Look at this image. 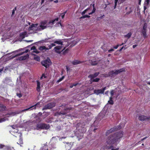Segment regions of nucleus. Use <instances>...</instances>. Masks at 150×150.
Instances as JSON below:
<instances>
[{
  "label": "nucleus",
  "mask_w": 150,
  "mask_h": 150,
  "mask_svg": "<svg viewBox=\"0 0 150 150\" xmlns=\"http://www.w3.org/2000/svg\"><path fill=\"white\" fill-rule=\"evenodd\" d=\"M123 134L122 132L121 131L116 132L114 134H110L107 139V145H106L105 148L111 149V150H118V148H116L115 147V146L116 145V143L119 139L122 137Z\"/></svg>",
  "instance_id": "f257e3e1"
},
{
  "label": "nucleus",
  "mask_w": 150,
  "mask_h": 150,
  "mask_svg": "<svg viewBox=\"0 0 150 150\" xmlns=\"http://www.w3.org/2000/svg\"><path fill=\"white\" fill-rule=\"evenodd\" d=\"M58 18H57L55 20H53L52 21H50L47 22L46 21L42 22L40 24L38 25V24H32L30 25L31 23L28 22V24L30 25V26L28 28V30H33L34 32H36L37 31H40L43 30L47 27H52L55 21H58Z\"/></svg>",
  "instance_id": "f03ea898"
},
{
  "label": "nucleus",
  "mask_w": 150,
  "mask_h": 150,
  "mask_svg": "<svg viewBox=\"0 0 150 150\" xmlns=\"http://www.w3.org/2000/svg\"><path fill=\"white\" fill-rule=\"evenodd\" d=\"M50 127L49 125L45 123H39L37 124L36 126V129L38 130L39 129H49Z\"/></svg>",
  "instance_id": "7ed1b4c3"
},
{
  "label": "nucleus",
  "mask_w": 150,
  "mask_h": 150,
  "mask_svg": "<svg viewBox=\"0 0 150 150\" xmlns=\"http://www.w3.org/2000/svg\"><path fill=\"white\" fill-rule=\"evenodd\" d=\"M41 64L45 67L47 68L51 64L50 60L49 59H47L46 60L42 61Z\"/></svg>",
  "instance_id": "20e7f679"
},
{
  "label": "nucleus",
  "mask_w": 150,
  "mask_h": 150,
  "mask_svg": "<svg viewBox=\"0 0 150 150\" xmlns=\"http://www.w3.org/2000/svg\"><path fill=\"white\" fill-rule=\"evenodd\" d=\"M121 128V127L120 126H115L113 128H111L110 129L108 130L106 133V135H107L117 130L120 129Z\"/></svg>",
  "instance_id": "39448f33"
},
{
  "label": "nucleus",
  "mask_w": 150,
  "mask_h": 150,
  "mask_svg": "<svg viewBox=\"0 0 150 150\" xmlns=\"http://www.w3.org/2000/svg\"><path fill=\"white\" fill-rule=\"evenodd\" d=\"M55 103H50L45 105L42 110L50 109L55 106Z\"/></svg>",
  "instance_id": "423d86ee"
},
{
  "label": "nucleus",
  "mask_w": 150,
  "mask_h": 150,
  "mask_svg": "<svg viewBox=\"0 0 150 150\" xmlns=\"http://www.w3.org/2000/svg\"><path fill=\"white\" fill-rule=\"evenodd\" d=\"M147 27V24L146 23H145L144 24V26L143 27V28L142 31V33L144 36V37L145 38L147 37L146 32V28Z\"/></svg>",
  "instance_id": "0eeeda50"
},
{
  "label": "nucleus",
  "mask_w": 150,
  "mask_h": 150,
  "mask_svg": "<svg viewBox=\"0 0 150 150\" xmlns=\"http://www.w3.org/2000/svg\"><path fill=\"white\" fill-rule=\"evenodd\" d=\"M62 48V46H57L54 48V50L56 52L59 54L65 49V47L63 49Z\"/></svg>",
  "instance_id": "6e6552de"
},
{
  "label": "nucleus",
  "mask_w": 150,
  "mask_h": 150,
  "mask_svg": "<svg viewBox=\"0 0 150 150\" xmlns=\"http://www.w3.org/2000/svg\"><path fill=\"white\" fill-rule=\"evenodd\" d=\"M138 119L141 121H148L150 120V116L147 117L144 115H139Z\"/></svg>",
  "instance_id": "1a4fd4ad"
},
{
  "label": "nucleus",
  "mask_w": 150,
  "mask_h": 150,
  "mask_svg": "<svg viewBox=\"0 0 150 150\" xmlns=\"http://www.w3.org/2000/svg\"><path fill=\"white\" fill-rule=\"evenodd\" d=\"M106 87H105L101 89L95 90L94 91V93L97 95L100 93H103L105 90L106 89Z\"/></svg>",
  "instance_id": "9d476101"
},
{
  "label": "nucleus",
  "mask_w": 150,
  "mask_h": 150,
  "mask_svg": "<svg viewBox=\"0 0 150 150\" xmlns=\"http://www.w3.org/2000/svg\"><path fill=\"white\" fill-rule=\"evenodd\" d=\"M150 0H145L144 4V12L145 13V10L149 6Z\"/></svg>",
  "instance_id": "9b49d317"
},
{
  "label": "nucleus",
  "mask_w": 150,
  "mask_h": 150,
  "mask_svg": "<svg viewBox=\"0 0 150 150\" xmlns=\"http://www.w3.org/2000/svg\"><path fill=\"white\" fill-rule=\"evenodd\" d=\"M63 40H64L63 39H58L56 40H54V43L62 45H63Z\"/></svg>",
  "instance_id": "f8f14e48"
},
{
  "label": "nucleus",
  "mask_w": 150,
  "mask_h": 150,
  "mask_svg": "<svg viewBox=\"0 0 150 150\" xmlns=\"http://www.w3.org/2000/svg\"><path fill=\"white\" fill-rule=\"evenodd\" d=\"M29 55L28 54L24 56H21L17 58V59L19 60H25L28 59L29 57Z\"/></svg>",
  "instance_id": "ddd939ff"
},
{
  "label": "nucleus",
  "mask_w": 150,
  "mask_h": 150,
  "mask_svg": "<svg viewBox=\"0 0 150 150\" xmlns=\"http://www.w3.org/2000/svg\"><path fill=\"white\" fill-rule=\"evenodd\" d=\"M89 62L92 65L94 66L97 65L98 63V61L96 60L95 59L89 60Z\"/></svg>",
  "instance_id": "4468645a"
},
{
  "label": "nucleus",
  "mask_w": 150,
  "mask_h": 150,
  "mask_svg": "<svg viewBox=\"0 0 150 150\" xmlns=\"http://www.w3.org/2000/svg\"><path fill=\"white\" fill-rule=\"evenodd\" d=\"M125 69L124 68H122L118 70H116L115 71H113L112 73L113 74H117L118 73L121 72L125 71Z\"/></svg>",
  "instance_id": "2eb2a0df"
},
{
  "label": "nucleus",
  "mask_w": 150,
  "mask_h": 150,
  "mask_svg": "<svg viewBox=\"0 0 150 150\" xmlns=\"http://www.w3.org/2000/svg\"><path fill=\"white\" fill-rule=\"evenodd\" d=\"M39 49L41 51L45 52L47 50V47H46L45 46H41L39 47Z\"/></svg>",
  "instance_id": "dca6fc26"
},
{
  "label": "nucleus",
  "mask_w": 150,
  "mask_h": 150,
  "mask_svg": "<svg viewBox=\"0 0 150 150\" xmlns=\"http://www.w3.org/2000/svg\"><path fill=\"white\" fill-rule=\"evenodd\" d=\"M83 62H84L78 60H75L72 62V63L74 65H76L82 64Z\"/></svg>",
  "instance_id": "f3484780"
},
{
  "label": "nucleus",
  "mask_w": 150,
  "mask_h": 150,
  "mask_svg": "<svg viewBox=\"0 0 150 150\" xmlns=\"http://www.w3.org/2000/svg\"><path fill=\"white\" fill-rule=\"evenodd\" d=\"M99 74V72L95 73L94 74H91L88 76L90 78L93 79L97 76Z\"/></svg>",
  "instance_id": "a211bd4d"
},
{
  "label": "nucleus",
  "mask_w": 150,
  "mask_h": 150,
  "mask_svg": "<svg viewBox=\"0 0 150 150\" xmlns=\"http://www.w3.org/2000/svg\"><path fill=\"white\" fill-rule=\"evenodd\" d=\"M38 104H36L35 105H33V106L30 108H27L26 109H25L23 110H22L21 111V112H24V111H28V110H33V109H35V106H36L38 105Z\"/></svg>",
  "instance_id": "6ab92c4d"
},
{
  "label": "nucleus",
  "mask_w": 150,
  "mask_h": 150,
  "mask_svg": "<svg viewBox=\"0 0 150 150\" xmlns=\"http://www.w3.org/2000/svg\"><path fill=\"white\" fill-rule=\"evenodd\" d=\"M27 36V33L26 32H25L22 33H21L20 34V37L22 39L24 38L25 37Z\"/></svg>",
  "instance_id": "aec40b11"
},
{
  "label": "nucleus",
  "mask_w": 150,
  "mask_h": 150,
  "mask_svg": "<svg viewBox=\"0 0 150 150\" xmlns=\"http://www.w3.org/2000/svg\"><path fill=\"white\" fill-rule=\"evenodd\" d=\"M69 110H70L68 108L65 109V110L64 112H60L59 113V115H61V114H62L63 115H65L66 114L67 112H68L69 111Z\"/></svg>",
  "instance_id": "412c9836"
},
{
  "label": "nucleus",
  "mask_w": 150,
  "mask_h": 150,
  "mask_svg": "<svg viewBox=\"0 0 150 150\" xmlns=\"http://www.w3.org/2000/svg\"><path fill=\"white\" fill-rule=\"evenodd\" d=\"M28 50H26L25 51H23L21 53H20L18 54H16V55L15 56H14V57H12V58H14L17 56L21 55L23 54H24L25 53H26L28 52Z\"/></svg>",
  "instance_id": "4be33fe9"
},
{
  "label": "nucleus",
  "mask_w": 150,
  "mask_h": 150,
  "mask_svg": "<svg viewBox=\"0 0 150 150\" xmlns=\"http://www.w3.org/2000/svg\"><path fill=\"white\" fill-rule=\"evenodd\" d=\"M31 50H33V52H35L36 53L38 54L39 53V52L38 51L37 49H36L35 47V46L32 47L31 48Z\"/></svg>",
  "instance_id": "5701e85b"
},
{
  "label": "nucleus",
  "mask_w": 150,
  "mask_h": 150,
  "mask_svg": "<svg viewBox=\"0 0 150 150\" xmlns=\"http://www.w3.org/2000/svg\"><path fill=\"white\" fill-rule=\"evenodd\" d=\"M40 83L38 81H37V90L38 91H40Z\"/></svg>",
  "instance_id": "b1692460"
},
{
  "label": "nucleus",
  "mask_w": 150,
  "mask_h": 150,
  "mask_svg": "<svg viewBox=\"0 0 150 150\" xmlns=\"http://www.w3.org/2000/svg\"><path fill=\"white\" fill-rule=\"evenodd\" d=\"M55 45L54 43H52L50 44V45H49L48 46V47H47L48 49H47V50H48L49 49H51L52 47L53 46H55Z\"/></svg>",
  "instance_id": "393cba45"
},
{
  "label": "nucleus",
  "mask_w": 150,
  "mask_h": 150,
  "mask_svg": "<svg viewBox=\"0 0 150 150\" xmlns=\"http://www.w3.org/2000/svg\"><path fill=\"white\" fill-rule=\"evenodd\" d=\"M40 150H48L47 147V146L44 145L40 148Z\"/></svg>",
  "instance_id": "a878e982"
},
{
  "label": "nucleus",
  "mask_w": 150,
  "mask_h": 150,
  "mask_svg": "<svg viewBox=\"0 0 150 150\" xmlns=\"http://www.w3.org/2000/svg\"><path fill=\"white\" fill-rule=\"evenodd\" d=\"M132 34L131 32L127 34L125 36V37H127L128 39L129 38Z\"/></svg>",
  "instance_id": "bb28decb"
},
{
  "label": "nucleus",
  "mask_w": 150,
  "mask_h": 150,
  "mask_svg": "<svg viewBox=\"0 0 150 150\" xmlns=\"http://www.w3.org/2000/svg\"><path fill=\"white\" fill-rule=\"evenodd\" d=\"M112 97H110V100L108 101V103L111 105H112L113 104V102L112 99Z\"/></svg>",
  "instance_id": "cd10ccee"
},
{
  "label": "nucleus",
  "mask_w": 150,
  "mask_h": 150,
  "mask_svg": "<svg viewBox=\"0 0 150 150\" xmlns=\"http://www.w3.org/2000/svg\"><path fill=\"white\" fill-rule=\"evenodd\" d=\"M50 39V38H48L45 39V40L40 41V42L41 43H43L44 42H47V40Z\"/></svg>",
  "instance_id": "c85d7f7f"
},
{
  "label": "nucleus",
  "mask_w": 150,
  "mask_h": 150,
  "mask_svg": "<svg viewBox=\"0 0 150 150\" xmlns=\"http://www.w3.org/2000/svg\"><path fill=\"white\" fill-rule=\"evenodd\" d=\"M89 17H90L88 15H86L83 16L82 17H81L80 18V19L83 18H89Z\"/></svg>",
  "instance_id": "c756f323"
},
{
  "label": "nucleus",
  "mask_w": 150,
  "mask_h": 150,
  "mask_svg": "<svg viewBox=\"0 0 150 150\" xmlns=\"http://www.w3.org/2000/svg\"><path fill=\"white\" fill-rule=\"evenodd\" d=\"M64 76H63L62 77L59 79L57 81V82L58 83L59 82L62 81L63 79H64Z\"/></svg>",
  "instance_id": "7c9ffc66"
},
{
  "label": "nucleus",
  "mask_w": 150,
  "mask_h": 150,
  "mask_svg": "<svg viewBox=\"0 0 150 150\" xmlns=\"http://www.w3.org/2000/svg\"><path fill=\"white\" fill-rule=\"evenodd\" d=\"M7 118L6 117H4L0 119V122H1L6 121Z\"/></svg>",
  "instance_id": "2f4dec72"
},
{
  "label": "nucleus",
  "mask_w": 150,
  "mask_h": 150,
  "mask_svg": "<svg viewBox=\"0 0 150 150\" xmlns=\"http://www.w3.org/2000/svg\"><path fill=\"white\" fill-rule=\"evenodd\" d=\"M67 11H66L64 13L61 14V17L62 18H63L65 14L67 13Z\"/></svg>",
  "instance_id": "473e14b6"
},
{
  "label": "nucleus",
  "mask_w": 150,
  "mask_h": 150,
  "mask_svg": "<svg viewBox=\"0 0 150 150\" xmlns=\"http://www.w3.org/2000/svg\"><path fill=\"white\" fill-rule=\"evenodd\" d=\"M100 80V79L98 78H96L95 79H94L93 80V82H98Z\"/></svg>",
  "instance_id": "72a5a7b5"
},
{
  "label": "nucleus",
  "mask_w": 150,
  "mask_h": 150,
  "mask_svg": "<svg viewBox=\"0 0 150 150\" xmlns=\"http://www.w3.org/2000/svg\"><path fill=\"white\" fill-rule=\"evenodd\" d=\"M126 45H125V46H123L120 50H119V51H121L123 49V48H124L125 49H126L127 47H126Z\"/></svg>",
  "instance_id": "f704fd0d"
},
{
  "label": "nucleus",
  "mask_w": 150,
  "mask_h": 150,
  "mask_svg": "<svg viewBox=\"0 0 150 150\" xmlns=\"http://www.w3.org/2000/svg\"><path fill=\"white\" fill-rule=\"evenodd\" d=\"M118 0H115V5L114 8V9L116 7V6L117 5V2H118Z\"/></svg>",
  "instance_id": "c9c22d12"
},
{
  "label": "nucleus",
  "mask_w": 150,
  "mask_h": 150,
  "mask_svg": "<svg viewBox=\"0 0 150 150\" xmlns=\"http://www.w3.org/2000/svg\"><path fill=\"white\" fill-rule=\"evenodd\" d=\"M87 9H86L84 11L81 13L82 15H84L86 13V12L87 11Z\"/></svg>",
  "instance_id": "e433bc0d"
},
{
  "label": "nucleus",
  "mask_w": 150,
  "mask_h": 150,
  "mask_svg": "<svg viewBox=\"0 0 150 150\" xmlns=\"http://www.w3.org/2000/svg\"><path fill=\"white\" fill-rule=\"evenodd\" d=\"M35 59L38 61H39L40 60V58L39 57H36L35 58Z\"/></svg>",
  "instance_id": "4c0bfd02"
},
{
  "label": "nucleus",
  "mask_w": 150,
  "mask_h": 150,
  "mask_svg": "<svg viewBox=\"0 0 150 150\" xmlns=\"http://www.w3.org/2000/svg\"><path fill=\"white\" fill-rule=\"evenodd\" d=\"M15 11H14V10H13L12 11V14H11V17H13V16H14V15Z\"/></svg>",
  "instance_id": "58836bf2"
},
{
  "label": "nucleus",
  "mask_w": 150,
  "mask_h": 150,
  "mask_svg": "<svg viewBox=\"0 0 150 150\" xmlns=\"http://www.w3.org/2000/svg\"><path fill=\"white\" fill-rule=\"evenodd\" d=\"M110 94L111 95V97H112V96L113 95H114V91L113 90H112L110 92Z\"/></svg>",
  "instance_id": "ea45409f"
},
{
  "label": "nucleus",
  "mask_w": 150,
  "mask_h": 150,
  "mask_svg": "<svg viewBox=\"0 0 150 150\" xmlns=\"http://www.w3.org/2000/svg\"><path fill=\"white\" fill-rule=\"evenodd\" d=\"M17 95L19 98H20L22 96V95L21 93H17Z\"/></svg>",
  "instance_id": "a19ab883"
},
{
  "label": "nucleus",
  "mask_w": 150,
  "mask_h": 150,
  "mask_svg": "<svg viewBox=\"0 0 150 150\" xmlns=\"http://www.w3.org/2000/svg\"><path fill=\"white\" fill-rule=\"evenodd\" d=\"M119 46V45H118L117 46H114L113 47V48L115 49H117V48Z\"/></svg>",
  "instance_id": "79ce46f5"
},
{
  "label": "nucleus",
  "mask_w": 150,
  "mask_h": 150,
  "mask_svg": "<svg viewBox=\"0 0 150 150\" xmlns=\"http://www.w3.org/2000/svg\"><path fill=\"white\" fill-rule=\"evenodd\" d=\"M114 50V49H111L110 50H108V52H111L113 51Z\"/></svg>",
  "instance_id": "37998d69"
},
{
  "label": "nucleus",
  "mask_w": 150,
  "mask_h": 150,
  "mask_svg": "<svg viewBox=\"0 0 150 150\" xmlns=\"http://www.w3.org/2000/svg\"><path fill=\"white\" fill-rule=\"evenodd\" d=\"M125 0H120L119 1V2H120V3H123Z\"/></svg>",
  "instance_id": "c03bdc74"
},
{
  "label": "nucleus",
  "mask_w": 150,
  "mask_h": 150,
  "mask_svg": "<svg viewBox=\"0 0 150 150\" xmlns=\"http://www.w3.org/2000/svg\"><path fill=\"white\" fill-rule=\"evenodd\" d=\"M15 114V112H12L11 113L10 115H14Z\"/></svg>",
  "instance_id": "a18cd8bd"
},
{
  "label": "nucleus",
  "mask_w": 150,
  "mask_h": 150,
  "mask_svg": "<svg viewBox=\"0 0 150 150\" xmlns=\"http://www.w3.org/2000/svg\"><path fill=\"white\" fill-rule=\"evenodd\" d=\"M43 76L44 77V78H45L46 77V76H45V75L44 74H43L42 75V76L40 78V79H42V78L43 77Z\"/></svg>",
  "instance_id": "49530a36"
},
{
  "label": "nucleus",
  "mask_w": 150,
  "mask_h": 150,
  "mask_svg": "<svg viewBox=\"0 0 150 150\" xmlns=\"http://www.w3.org/2000/svg\"><path fill=\"white\" fill-rule=\"evenodd\" d=\"M96 11V9L95 8H93V10L92 11V13H93Z\"/></svg>",
  "instance_id": "de8ad7c7"
},
{
  "label": "nucleus",
  "mask_w": 150,
  "mask_h": 150,
  "mask_svg": "<svg viewBox=\"0 0 150 150\" xmlns=\"http://www.w3.org/2000/svg\"><path fill=\"white\" fill-rule=\"evenodd\" d=\"M79 83H73V86H77Z\"/></svg>",
  "instance_id": "09e8293b"
},
{
  "label": "nucleus",
  "mask_w": 150,
  "mask_h": 150,
  "mask_svg": "<svg viewBox=\"0 0 150 150\" xmlns=\"http://www.w3.org/2000/svg\"><path fill=\"white\" fill-rule=\"evenodd\" d=\"M3 69H4V68H1V69H0V73H1L2 72V71H3Z\"/></svg>",
  "instance_id": "8fccbe9b"
},
{
  "label": "nucleus",
  "mask_w": 150,
  "mask_h": 150,
  "mask_svg": "<svg viewBox=\"0 0 150 150\" xmlns=\"http://www.w3.org/2000/svg\"><path fill=\"white\" fill-rule=\"evenodd\" d=\"M66 69L67 70V72H68V71H69V67L68 66H66Z\"/></svg>",
  "instance_id": "3c124183"
},
{
  "label": "nucleus",
  "mask_w": 150,
  "mask_h": 150,
  "mask_svg": "<svg viewBox=\"0 0 150 150\" xmlns=\"http://www.w3.org/2000/svg\"><path fill=\"white\" fill-rule=\"evenodd\" d=\"M4 146L2 145V144H0V148H2Z\"/></svg>",
  "instance_id": "603ef678"
},
{
  "label": "nucleus",
  "mask_w": 150,
  "mask_h": 150,
  "mask_svg": "<svg viewBox=\"0 0 150 150\" xmlns=\"http://www.w3.org/2000/svg\"><path fill=\"white\" fill-rule=\"evenodd\" d=\"M137 45H134L133 46V48H135L136 46H137Z\"/></svg>",
  "instance_id": "864d4df0"
},
{
  "label": "nucleus",
  "mask_w": 150,
  "mask_h": 150,
  "mask_svg": "<svg viewBox=\"0 0 150 150\" xmlns=\"http://www.w3.org/2000/svg\"><path fill=\"white\" fill-rule=\"evenodd\" d=\"M57 25H58V26H59V25L62 26L61 24V23H58Z\"/></svg>",
  "instance_id": "5fc2aeb1"
},
{
  "label": "nucleus",
  "mask_w": 150,
  "mask_h": 150,
  "mask_svg": "<svg viewBox=\"0 0 150 150\" xmlns=\"http://www.w3.org/2000/svg\"><path fill=\"white\" fill-rule=\"evenodd\" d=\"M73 86H74L73 85V84H72L70 86V88H73Z\"/></svg>",
  "instance_id": "6e6d98bb"
},
{
  "label": "nucleus",
  "mask_w": 150,
  "mask_h": 150,
  "mask_svg": "<svg viewBox=\"0 0 150 150\" xmlns=\"http://www.w3.org/2000/svg\"><path fill=\"white\" fill-rule=\"evenodd\" d=\"M146 138H147V137H146L144 138H143V139H142L141 140L143 141V140H144V139H146Z\"/></svg>",
  "instance_id": "4d7b16f0"
},
{
  "label": "nucleus",
  "mask_w": 150,
  "mask_h": 150,
  "mask_svg": "<svg viewBox=\"0 0 150 150\" xmlns=\"http://www.w3.org/2000/svg\"><path fill=\"white\" fill-rule=\"evenodd\" d=\"M91 52H90V51H89V52H88V55H90V54H91Z\"/></svg>",
  "instance_id": "13d9d810"
},
{
  "label": "nucleus",
  "mask_w": 150,
  "mask_h": 150,
  "mask_svg": "<svg viewBox=\"0 0 150 150\" xmlns=\"http://www.w3.org/2000/svg\"><path fill=\"white\" fill-rule=\"evenodd\" d=\"M139 4H140V3H141V0H139Z\"/></svg>",
  "instance_id": "bf43d9fd"
},
{
  "label": "nucleus",
  "mask_w": 150,
  "mask_h": 150,
  "mask_svg": "<svg viewBox=\"0 0 150 150\" xmlns=\"http://www.w3.org/2000/svg\"><path fill=\"white\" fill-rule=\"evenodd\" d=\"M44 2V0H42L41 4H42Z\"/></svg>",
  "instance_id": "052dcab7"
},
{
  "label": "nucleus",
  "mask_w": 150,
  "mask_h": 150,
  "mask_svg": "<svg viewBox=\"0 0 150 150\" xmlns=\"http://www.w3.org/2000/svg\"><path fill=\"white\" fill-rule=\"evenodd\" d=\"M58 0H56L55 1H54V2L55 3H57V2H58Z\"/></svg>",
  "instance_id": "680f3d73"
},
{
  "label": "nucleus",
  "mask_w": 150,
  "mask_h": 150,
  "mask_svg": "<svg viewBox=\"0 0 150 150\" xmlns=\"http://www.w3.org/2000/svg\"><path fill=\"white\" fill-rule=\"evenodd\" d=\"M13 10H14V11H16V7H15L14 8Z\"/></svg>",
  "instance_id": "e2e57ef3"
},
{
  "label": "nucleus",
  "mask_w": 150,
  "mask_h": 150,
  "mask_svg": "<svg viewBox=\"0 0 150 150\" xmlns=\"http://www.w3.org/2000/svg\"><path fill=\"white\" fill-rule=\"evenodd\" d=\"M2 32H3V31H2ZM2 31H0V34H1V35H3V34L2 33Z\"/></svg>",
  "instance_id": "0e129e2a"
},
{
  "label": "nucleus",
  "mask_w": 150,
  "mask_h": 150,
  "mask_svg": "<svg viewBox=\"0 0 150 150\" xmlns=\"http://www.w3.org/2000/svg\"><path fill=\"white\" fill-rule=\"evenodd\" d=\"M124 44V43H122V44H121L119 45V46H121L122 45H123Z\"/></svg>",
  "instance_id": "69168bd1"
},
{
  "label": "nucleus",
  "mask_w": 150,
  "mask_h": 150,
  "mask_svg": "<svg viewBox=\"0 0 150 150\" xmlns=\"http://www.w3.org/2000/svg\"><path fill=\"white\" fill-rule=\"evenodd\" d=\"M127 41V40H125L124 41V42H125V43H124V44Z\"/></svg>",
  "instance_id": "338daca9"
},
{
  "label": "nucleus",
  "mask_w": 150,
  "mask_h": 150,
  "mask_svg": "<svg viewBox=\"0 0 150 150\" xmlns=\"http://www.w3.org/2000/svg\"><path fill=\"white\" fill-rule=\"evenodd\" d=\"M92 13H92V12H91V13H89V15H91V14H92Z\"/></svg>",
  "instance_id": "774afa93"
}]
</instances>
